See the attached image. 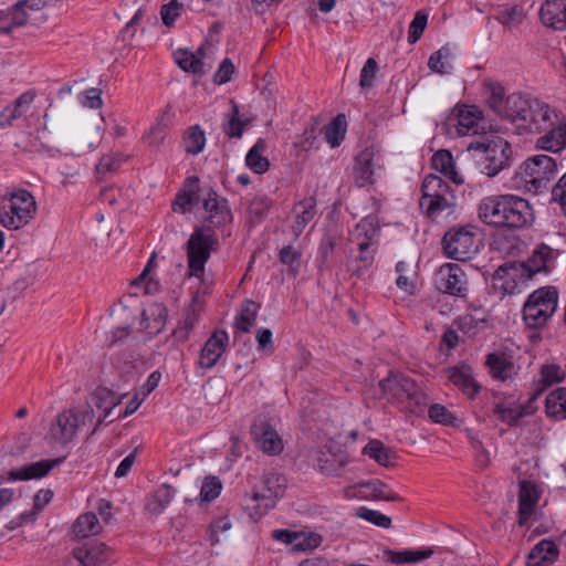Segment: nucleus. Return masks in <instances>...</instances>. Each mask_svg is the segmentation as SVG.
<instances>
[{"instance_id":"obj_49","label":"nucleus","mask_w":566,"mask_h":566,"mask_svg":"<svg viewBox=\"0 0 566 566\" xmlns=\"http://www.w3.org/2000/svg\"><path fill=\"white\" fill-rule=\"evenodd\" d=\"M441 245L446 258L460 261V226H454L444 233Z\"/></svg>"},{"instance_id":"obj_45","label":"nucleus","mask_w":566,"mask_h":566,"mask_svg":"<svg viewBox=\"0 0 566 566\" xmlns=\"http://www.w3.org/2000/svg\"><path fill=\"white\" fill-rule=\"evenodd\" d=\"M260 304L252 300H245L242 304L241 313L235 318V327L243 333H249L254 325Z\"/></svg>"},{"instance_id":"obj_48","label":"nucleus","mask_w":566,"mask_h":566,"mask_svg":"<svg viewBox=\"0 0 566 566\" xmlns=\"http://www.w3.org/2000/svg\"><path fill=\"white\" fill-rule=\"evenodd\" d=\"M273 201L268 196H255L249 205L250 222L260 223L268 216Z\"/></svg>"},{"instance_id":"obj_32","label":"nucleus","mask_w":566,"mask_h":566,"mask_svg":"<svg viewBox=\"0 0 566 566\" xmlns=\"http://www.w3.org/2000/svg\"><path fill=\"white\" fill-rule=\"evenodd\" d=\"M432 168L446 177H448L453 184L460 185V177L454 167V160L452 154L448 149H440L436 151L431 159Z\"/></svg>"},{"instance_id":"obj_21","label":"nucleus","mask_w":566,"mask_h":566,"mask_svg":"<svg viewBox=\"0 0 566 566\" xmlns=\"http://www.w3.org/2000/svg\"><path fill=\"white\" fill-rule=\"evenodd\" d=\"M539 495L534 483L522 481L518 492V520L517 524L524 526L530 521L538 503Z\"/></svg>"},{"instance_id":"obj_47","label":"nucleus","mask_w":566,"mask_h":566,"mask_svg":"<svg viewBox=\"0 0 566 566\" xmlns=\"http://www.w3.org/2000/svg\"><path fill=\"white\" fill-rule=\"evenodd\" d=\"M248 125V120L240 118L239 106L232 102V114H230L228 119L223 123V133L230 138H241Z\"/></svg>"},{"instance_id":"obj_10","label":"nucleus","mask_w":566,"mask_h":566,"mask_svg":"<svg viewBox=\"0 0 566 566\" xmlns=\"http://www.w3.org/2000/svg\"><path fill=\"white\" fill-rule=\"evenodd\" d=\"M443 185L444 180L437 175H428L423 179L421 186L422 196L419 206L430 218L434 217L437 212L454 205V202L450 201L438 191V188L443 187Z\"/></svg>"},{"instance_id":"obj_59","label":"nucleus","mask_w":566,"mask_h":566,"mask_svg":"<svg viewBox=\"0 0 566 566\" xmlns=\"http://www.w3.org/2000/svg\"><path fill=\"white\" fill-rule=\"evenodd\" d=\"M565 373L559 365L546 364L541 368V381L544 386H552L563 381Z\"/></svg>"},{"instance_id":"obj_39","label":"nucleus","mask_w":566,"mask_h":566,"mask_svg":"<svg viewBox=\"0 0 566 566\" xmlns=\"http://www.w3.org/2000/svg\"><path fill=\"white\" fill-rule=\"evenodd\" d=\"M378 232H379L378 218L376 216L369 214V216L365 217L356 226L353 241H355V242L367 241L368 243H378V241H377Z\"/></svg>"},{"instance_id":"obj_41","label":"nucleus","mask_w":566,"mask_h":566,"mask_svg":"<svg viewBox=\"0 0 566 566\" xmlns=\"http://www.w3.org/2000/svg\"><path fill=\"white\" fill-rule=\"evenodd\" d=\"M101 525L95 513L87 512L80 515L74 525L73 533L78 538H86L101 532Z\"/></svg>"},{"instance_id":"obj_56","label":"nucleus","mask_w":566,"mask_h":566,"mask_svg":"<svg viewBox=\"0 0 566 566\" xmlns=\"http://www.w3.org/2000/svg\"><path fill=\"white\" fill-rule=\"evenodd\" d=\"M486 325L485 313L482 308H474L473 313L462 316V333L474 335V328L484 327Z\"/></svg>"},{"instance_id":"obj_28","label":"nucleus","mask_w":566,"mask_h":566,"mask_svg":"<svg viewBox=\"0 0 566 566\" xmlns=\"http://www.w3.org/2000/svg\"><path fill=\"white\" fill-rule=\"evenodd\" d=\"M546 130L547 133L537 139V147L554 153L566 147V122H557L555 125L547 128Z\"/></svg>"},{"instance_id":"obj_55","label":"nucleus","mask_w":566,"mask_h":566,"mask_svg":"<svg viewBox=\"0 0 566 566\" xmlns=\"http://www.w3.org/2000/svg\"><path fill=\"white\" fill-rule=\"evenodd\" d=\"M184 11L185 6L178 0H170L168 3L163 4L160 8V18L163 23L168 28L174 27L176 20Z\"/></svg>"},{"instance_id":"obj_42","label":"nucleus","mask_w":566,"mask_h":566,"mask_svg":"<svg viewBox=\"0 0 566 566\" xmlns=\"http://www.w3.org/2000/svg\"><path fill=\"white\" fill-rule=\"evenodd\" d=\"M546 411L549 417L566 419V388H557L547 395Z\"/></svg>"},{"instance_id":"obj_24","label":"nucleus","mask_w":566,"mask_h":566,"mask_svg":"<svg viewBox=\"0 0 566 566\" xmlns=\"http://www.w3.org/2000/svg\"><path fill=\"white\" fill-rule=\"evenodd\" d=\"M34 93L31 91L22 93L11 105H8L0 113V127L6 128L13 122L25 114L34 101Z\"/></svg>"},{"instance_id":"obj_61","label":"nucleus","mask_w":566,"mask_h":566,"mask_svg":"<svg viewBox=\"0 0 566 566\" xmlns=\"http://www.w3.org/2000/svg\"><path fill=\"white\" fill-rule=\"evenodd\" d=\"M36 140L39 142V146L35 144L32 145L35 151H51L55 148V144L60 140V138L53 136L52 132L48 127V124L45 123L44 127L38 132Z\"/></svg>"},{"instance_id":"obj_12","label":"nucleus","mask_w":566,"mask_h":566,"mask_svg":"<svg viewBox=\"0 0 566 566\" xmlns=\"http://www.w3.org/2000/svg\"><path fill=\"white\" fill-rule=\"evenodd\" d=\"M251 434L256 446L266 454H280L283 451V441L277 431L265 420H258L251 426Z\"/></svg>"},{"instance_id":"obj_22","label":"nucleus","mask_w":566,"mask_h":566,"mask_svg":"<svg viewBox=\"0 0 566 566\" xmlns=\"http://www.w3.org/2000/svg\"><path fill=\"white\" fill-rule=\"evenodd\" d=\"M316 200L314 197L304 198L294 205L292 210L294 222L291 227L294 239H297L303 233L307 224L316 216Z\"/></svg>"},{"instance_id":"obj_62","label":"nucleus","mask_w":566,"mask_h":566,"mask_svg":"<svg viewBox=\"0 0 566 566\" xmlns=\"http://www.w3.org/2000/svg\"><path fill=\"white\" fill-rule=\"evenodd\" d=\"M409 265L405 261H399L396 264V272L398 273V277L396 280V285L398 289L412 294L415 291V281L407 275Z\"/></svg>"},{"instance_id":"obj_31","label":"nucleus","mask_w":566,"mask_h":566,"mask_svg":"<svg viewBox=\"0 0 566 566\" xmlns=\"http://www.w3.org/2000/svg\"><path fill=\"white\" fill-rule=\"evenodd\" d=\"M188 190L178 193L172 202V210L186 212L199 203V179L198 177L187 178Z\"/></svg>"},{"instance_id":"obj_57","label":"nucleus","mask_w":566,"mask_h":566,"mask_svg":"<svg viewBox=\"0 0 566 566\" xmlns=\"http://www.w3.org/2000/svg\"><path fill=\"white\" fill-rule=\"evenodd\" d=\"M427 24L428 14L422 10L417 11L412 21L409 24L408 42L410 44L416 43L421 38Z\"/></svg>"},{"instance_id":"obj_17","label":"nucleus","mask_w":566,"mask_h":566,"mask_svg":"<svg viewBox=\"0 0 566 566\" xmlns=\"http://www.w3.org/2000/svg\"><path fill=\"white\" fill-rule=\"evenodd\" d=\"M203 208L208 213V221L213 227H221L232 221V213L226 198L219 197L213 190L209 189L203 199Z\"/></svg>"},{"instance_id":"obj_33","label":"nucleus","mask_w":566,"mask_h":566,"mask_svg":"<svg viewBox=\"0 0 566 566\" xmlns=\"http://www.w3.org/2000/svg\"><path fill=\"white\" fill-rule=\"evenodd\" d=\"M363 453L382 467L394 465L397 459L395 451L379 440H370L364 447Z\"/></svg>"},{"instance_id":"obj_53","label":"nucleus","mask_w":566,"mask_h":566,"mask_svg":"<svg viewBox=\"0 0 566 566\" xmlns=\"http://www.w3.org/2000/svg\"><path fill=\"white\" fill-rule=\"evenodd\" d=\"M302 252L292 245L283 247L279 252L281 263L289 266V273L297 275L301 265Z\"/></svg>"},{"instance_id":"obj_4","label":"nucleus","mask_w":566,"mask_h":566,"mask_svg":"<svg viewBox=\"0 0 566 566\" xmlns=\"http://www.w3.org/2000/svg\"><path fill=\"white\" fill-rule=\"evenodd\" d=\"M379 386L390 402L410 412L417 413L428 403V396L407 376L389 374Z\"/></svg>"},{"instance_id":"obj_36","label":"nucleus","mask_w":566,"mask_h":566,"mask_svg":"<svg viewBox=\"0 0 566 566\" xmlns=\"http://www.w3.org/2000/svg\"><path fill=\"white\" fill-rule=\"evenodd\" d=\"M266 149L264 139H259L245 156L247 166L255 174H264L270 168V161L263 156Z\"/></svg>"},{"instance_id":"obj_19","label":"nucleus","mask_w":566,"mask_h":566,"mask_svg":"<svg viewBox=\"0 0 566 566\" xmlns=\"http://www.w3.org/2000/svg\"><path fill=\"white\" fill-rule=\"evenodd\" d=\"M123 396L114 392L107 387H97L91 396L93 406L103 410V415L98 417L90 436L95 434L104 420L109 417L112 410L122 402Z\"/></svg>"},{"instance_id":"obj_63","label":"nucleus","mask_w":566,"mask_h":566,"mask_svg":"<svg viewBox=\"0 0 566 566\" xmlns=\"http://www.w3.org/2000/svg\"><path fill=\"white\" fill-rule=\"evenodd\" d=\"M168 136V125L163 119L158 120L145 136L146 142L154 147H158Z\"/></svg>"},{"instance_id":"obj_34","label":"nucleus","mask_w":566,"mask_h":566,"mask_svg":"<svg viewBox=\"0 0 566 566\" xmlns=\"http://www.w3.org/2000/svg\"><path fill=\"white\" fill-rule=\"evenodd\" d=\"M358 486L366 496H371L373 499L376 500L392 502L401 500L400 496L395 491H392L386 483L378 479L360 482Z\"/></svg>"},{"instance_id":"obj_11","label":"nucleus","mask_w":566,"mask_h":566,"mask_svg":"<svg viewBox=\"0 0 566 566\" xmlns=\"http://www.w3.org/2000/svg\"><path fill=\"white\" fill-rule=\"evenodd\" d=\"M73 555L83 566H104L111 560L113 549L105 543L88 541L75 547Z\"/></svg>"},{"instance_id":"obj_30","label":"nucleus","mask_w":566,"mask_h":566,"mask_svg":"<svg viewBox=\"0 0 566 566\" xmlns=\"http://www.w3.org/2000/svg\"><path fill=\"white\" fill-rule=\"evenodd\" d=\"M374 154L370 149L361 150L355 158L354 177L358 187H364L370 182L374 175L373 169Z\"/></svg>"},{"instance_id":"obj_14","label":"nucleus","mask_w":566,"mask_h":566,"mask_svg":"<svg viewBox=\"0 0 566 566\" xmlns=\"http://www.w3.org/2000/svg\"><path fill=\"white\" fill-rule=\"evenodd\" d=\"M286 478L277 472H269L263 476L264 489L255 492L253 500L264 502V512L273 509L277 499L282 497L286 488Z\"/></svg>"},{"instance_id":"obj_40","label":"nucleus","mask_w":566,"mask_h":566,"mask_svg":"<svg viewBox=\"0 0 566 566\" xmlns=\"http://www.w3.org/2000/svg\"><path fill=\"white\" fill-rule=\"evenodd\" d=\"M174 489L169 484L160 485L147 500L146 509L153 514L161 513L174 497Z\"/></svg>"},{"instance_id":"obj_13","label":"nucleus","mask_w":566,"mask_h":566,"mask_svg":"<svg viewBox=\"0 0 566 566\" xmlns=\"http://www.w3.org/2000/svg\"><path fill=\"white\" fill-rule=\"evenodd\" d=\"M229 336L223 329L214 331L206 340L199 356V365L203 369H211L217 365L228 346Z\"/></svg>"},{"instance_id":"obj_1","label":"nucleus","mask_w":566,"mask_h":566,"mask_svg":"<svg viewBox=\"0 0 566 566\" xmlns=\"http://www.w3.org/2000/svg\"><path fill=\"white\" fill-rule=\"evenodd\" d=\"M484 88L489 107L517 135L538 134L558 122V111L543 99L517 92L506 95L501 83L490 80Z\"/></svg>"},{"instance_id":"obj_64","label":"nucleus","mask_w":566,"mask_h":566,"mask_svg":"<svg viewBox=\"0 0 566 566\" xmlns=\"http://www.w3.org/2000/svg\"><path fill=\"white\" fill-rule=\"evenodd\" d=\"M552 199L558 203L563 213L566 216V172L559 178L552 189Z\"/></svg>"},{"instance_id":"obj_7","label":"nucleus","mask_w":566,"mask_h":566,"mask_svg":"<svg viewBox=\"0 0 566 566\" xmlns=\"http://www.w3.org/2000/svg\"><path fill=\"white\" fill-rule=\"evenodd\" d=\"M210 227L196 228L187 242L188 269L190 275L200 277L210 258L214 243Z\"/></svg>"},{"instance_id":"obj_3","label":"nucleus","mask_w":566,"mask_h":566,"mask_svg":"<svg viewBox=\"0 0 566 566\" xmlns=\"http://www.w3.org/2000/svg\"><path fill=\"white\" fill-rule=\"evenodd\" d=\"M480 216L489 224L499 228H523L533 221L527 200L512 195L489 197L480 205Z\"/></svg>"},{"instance_id":"obj_35","label":"nucleus","mask_w":566,"mask_h":566,"mask_svg":"<svg viewBox=\"0 0 566 566\" xmlns=\"http://www.w3.org/2000/svg\"><path fill=\"white\" fill-rule=\"evenodd\" d=\"M486 365L493 378L505 380L514 374L515 366L504 354L492 353L486 357Z\"/></svg>"},{"instance_id":"obj_50","label":"nucleus","mask_w":566,"mask_h":566,"mask_svg":"<svg viewBox=\"0 0 566 566\" xmlns=\"http://www.w3.org/2000/svg\"><path fill=\"white\" fill-rule=\"evenodd\" d=\"M199 319V313L192 307L186 311L182 319L174 331V337L178 342H186Z\"/></svg>"},{"instance_id":"obj_29","label":"nucleus","mask_w":566,"mask_h":566,"mask_svg":"<svg viewBox=\"0 0 566 566\" xmlns=\"http://www.w3.org/2000/svg\"><path fill=\"white\" fill-rule=\"evenodd\" d=\"M494 19L505 29L513 30L524 22L526 12L520 4H504L499 7Z\"/></svg>"},{"instance_id":"obj_2","label":"nucleus","mask_w":566,"mask_h":566,"mask_svg":"<svg viewBox=\"0 0 566 566\" xmlns=\"http://www.w3.org/2000/svg\"><path fill=\"white\" fill-rule=\"evenodd\" d=\"M512 145L501 137L467 138L462 140V161L467 169L489 178L511 166Z\"/></svg>"},{"instance_id":"obj_18","label":"nucleus","mask_w":566,"mask_h":566,"mask_svg":"<svg viewBox=\"0 0 566 566\" xmlns=\"http://www.w3.org/2000/svg\"><path fill=\"white\" fill-rule=\"evenodd\" d=\"M436 289L455 300L460 296V266L457 263L442 264L434 275Z\"/></svg>"},{"instance_id":"obj_9","label":"nucleus","mask_w":566,"mask_h":566,"mask_svg":"<svg viewBox=\"0 0 566 566\" xmlns=\"http://www.w3.org/2000/svg\"><path fill=\"white\" fill-rule=\"evenodd\" d=\"M500 132V126L480 106L462 104V140L488 137L489 134Z\"/></svg>"},{"instance_id":"obj_25","label":"nucleus","mask_w":566,"mask_h":566,"mask_svg":"<svg viewBox=\"0 0 566 566\" xmlns=\"http://www.w3.org/2000/svg\"><path fill=\"white\" fill-rule=\"evenodd\" d=\"M64 458L41 460L10 472L11 480H30L45 476L53 468L62 463Z\"/></svg>"},{"instance_id":"obj_37","label":"nucleus","mask_w":566,"mask_h":566,"mask_svg":"<svg viewBox=\"0 0 566 566\" xmlns=\"http://www.w3.org/2000/svg\"><path fill=\"white\" fill-rule=\"evenodd\" d=\"M453 60L454 54L452 50L444 45L430 55L428 67L434 73L449 74L453 70Z\"/></svg>"},{"instance_id":"obj_51","label":"nucleus","mask_w":566,"mask_h":566,"mask_svg":"<svg viewBox=\"0 0 566 566\" xmlns=\"http://www.w3.org/2000/svg\"><path fill=\"white\" fill-rule=\"evenodd\" d=\"M483 245L481 235H476L462 227V263L471 260Z\"/></svg>"},{"instance_id":"obj_8","label":"nucleus","mask_w":566,"mask_h":566,"mask_svg":"<svg viewBox=\"0 0 566 566\" xmlns=\"http://www.w3.org/2000/svg\"><path fill=\"white\" fill-rule=\"evenodd\" d=\"M557 165L555 159L547 155H536L525 160L516 175L530 184L534 191L546 187V184L555 176Z\"/></svg>"},{"instance_id":"obj_15","label":"nucleus","mask_w":566,"mask_h":566,"mask_svg":"<svg viewBox=\"0 0 566 566\" xmlns=\"http://www.w3.org/2000/svg\"><path fill=\"white\" fill-rule=\"evenodd\" d=\"M312 464L323 474L334 475L346 465V457L327 448H313L308 452Z\"/></svg>"},{"instance_id":"obj_38","label":"nucleus","mask_w":566,"mask_h":566,"mask_svg":"<svg viewBox=\"0 0 566 566\" xmlns=\"http://www.w3.org/2000/svg\"><path fill=\"white\" fill-rule=\"evenodd\" d=\"M27 21L25 7L20 6V1H18L7 13L1 12L0 32L8 34L13 28L24 25Z\"/></svg>"},{"instance_id":"obj_26","label":"nucleus","mask_w":566,"mask_h":566,"mask_svg":"<svg viewBox=\"0 0 566 566\" xmlns=\"http://www.w3.org/2000/svg\"><path fill=\"white\" fill-rule=\"evenodd\" d=\"M558 548L551 539H542L527 554L526 566H545L554 563Z\"/></svg>"},{"instance_id":"obj_6","label":"nucleus","mask_w":566,"mask_h":566,"mask_svg":"<svg viewBox=\"0 0 566 566\" xmlns=\"http://www.w3.org/2000/svg\"><path fill=\"white\" fill-rule=\"evenodd\" d=\"M558 294L554 287H541L534 291L523 307V318L528 327L543 326L557 307Z\"/></svg>"},{"instance_id":"obj_44","label":"nucleus","mask_w":566,"mask_h":566,"mask_svg":"<svg viewBox=\"0 0 566 566\" xmlns=\"http://www.w3.org/2000/svg\"><path fill=\"white\" fill-rule=\"evenodd\" d=\"M184 147L188 154H200L206 145V134L199 125L189 127L184 135Z\"/></svg>"},{"instance_id":"obj_46","label":"nucleus","mask_w":566,"mask_h":566,"mask_svg":"<svg viewBox=\"0 0 566 566\" xmlns=\"http://www.w3.org/2000/svg\"><path fill=\"white\" fill-rule=\"evenodd\" d=\"M346 117L344 114H338L325 128V138L327 143L334 148L340 145L345 138L346 133Z\"/></svg>"},{"instance_id":"obj_52","label":"nucleus","mask_w":566,"mask_h":566,"mask_svg":"<svg viewBox=\"0 0 566 566\" xmlns=\"http://www.w3.org/2000/svg\"><path fill=\"white\" fill-rule=\"evenodd\" d=\"M493 412L500 420L511 427L515 426L524 415L523 408L510 407L504 402H496Z\"/></svg>"},{"instance_id":"obj_23","label":"nucleus","mask_w":566,"mask_h":566,"mask_svg":"<svg viewBox=\"0 0 566 566\" xmlns=\"http://www.w3.org/2000/svg\"><path fill=\"white\" fill-rule=\"evenodd\" d=\"M554 250L542 243L535 248L532 255L520 266L522 275L532 279L536 273L547 271V262L553 259Z\"/></svg>"},{"instance_id":"obj_43","label":"nucleus","mask_w":566,"mask_h":566,"mask_svg":"<svg viewBox=\"0 0 566 566\" xmlns=\"http://www.w3.org/2000/svg\"><path fill=\"white\" fill-rule=\"evenodd\" d=\"M388 559L395 564L402 563H416L422 559H427L433 555L431 548H418V549H406L401 552L385 551Z\"/></svg>"},{"instance_id":"obj_54","label":"nucleus","mask_w":566,"mask_h":566,"mask_svg":"<svg viewBox=\"0 0 566 566\" xmlns=\"http://www.w3.org/2000/svg\"><path fill=\"white\" fill-rule=\"evenodd\" d=\"M428 417L431 421L443 426H455L457 417L446 406L433 403L428 409Z\"/></svg>"},{"instance_id":"obj_20","label":"nucleus","mask_w":566,"mask_h":566,"mask_svg":"<svg viewBox=\"0 0 566 566\" xmlns=\"http://www.w3.org/2000/svg\"><path fill=\"white\" fill-rule=\"evenodd\" d=\"M539 19L547 28L566 30V0H546L541 6Z\"/></svg>"},{"instance_id":"obj_58","label":"nucleus","mask_w":566,"mask_h":566,"mask_svg":"<svg viewBox=\"0 0 566 566\" xmlns=\"http://www.w3.org/2000/svg\"><path fill=\"white\" fill-rule=\"evenodd\" d=\"M126 160V157L122 154H107L104 155L98 164L96 165V172L98 175H104L107 172H115L122 166V164Z\"/></svg>"},{"instance_id":"obj_27","label":"nucleus","mask_w":566,"mask_h":566,"mask_svg":"<svg viewBox=\"0 0 566 566\" xmlns=\"http://www.w3.org/2000/svg\"><path fill=\"white\" fill-rule=\"evenodd\" d=\"M203 56V48H199L197 53H193L188 49H179L174 53L175 62L182 71L199 75L207 72L205 63L202 62Z\"/></svg>"},{"instance_id":"obj_60","label":"nucleus","mask_w":566,"mask_h":566,"mask_svg":"<svg viewBox=\"0 0 566 566\" xmlns=\"http://www.w3.org/2000/svg\"><path fill=\"white\" fill-rule=\"evenodd\" d=\"M221 481L216 476L206 478L200 490V499L203 502H211L217 499L221 492Z\"/></svg>"},{"instance_id":"obj_5","label":"nucleus","mask_w":566,"mask_h":566,"mask_svg":"<svg viewBox=\"0 0 566 566\" xmlns=\"http://www.w3.org/2000/svg\"><path fill=\"white\" fill-rule=\"evenodd\" d=\"M35 213V199L27 189L20 188L0 198V224L9 230L24 227Z\"/></svg>"},{"instance_id":"obj_16","label":"nucleus","mask_w":566,"mask_h":566,"mask_svg":"<svg viewBox=\"0 0 566 566\" xmlns=\"http://www.w3.org/2000/svg\"><path fill=\"white\" fill-rule=\"evenodd\" d=\"M80 424L78 418L76 417V409H69L56 416L50 432L56 442L66 444L74 439Z\"/></svg>"}]
</instances>
